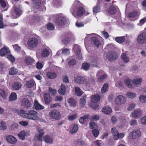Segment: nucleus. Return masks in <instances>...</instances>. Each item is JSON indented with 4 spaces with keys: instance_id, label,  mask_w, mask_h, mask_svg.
I'll return each instance as SVG.
<instances>
[{
    "instance_id": "obj_1",
    "label": "nucleus",
    "mask_w": 146,
    "mask_h": 146,
    "mask_svg": "<svg viewBox=\"0 0 146 146\" xmlns=\"http://www.w3.org/2000/svg\"><path fill=\"white\" fill-rule=\"evenodd\" d=\"M37 114V112L35 110H29L25 114V117L30 119L36 120L39 119Z\"/></svg>"
},
{
    "instance_id": "obj_2",
    "label": "nucleus",
    "mask_w": 146,
    "mask_h": 146,
    "mask_svg": "<svg viewBox=\"0 0 146 146\" xmlns=\"http://www.w3.org/2000/svg\"><path fill=\"white\" fill-rule=\"evenodd\" d=\"M137 42L139 44L146 43V33H142L139 35L137 39Z\"/></svg>"
},
{
    "instance_id": "obj_3",
    "label": "nucleus",
    "mask_w": 146,
    "mask_h": 146,
    "mask_svg": "<svg viewBox=\"0 0 146 146\" xmlns=\"http://www.w3.org/2000/svg\"><path fill=\"white\" fill-rule=\"evenodd\" d=\"M49 115L51 118L56 120L60 119L61 116L60 113L56 110H53L50 111L49 113Z\"/></svg>"
},
{
    "instance_id": "obj_4",
    "label": "nucleus",
    "mask_w": 146,
    "mask_h": 146,
    "mask_svg": "<svg viewBox=\"0 0 146 146\" xmlns=\"http://www.w3.org/2000/svg\"><path fill=\"white\" fill-rule=\"evenodd\" d=\"M38 43V39L35 38H31L28 40L27 44L31 48L35 47Z\"/></svg>"
},
{
    "instance_id": "obj_5",
    "label": "nucleus",
    "mask_w": 146,
    "mask_h": 146,
    "mask_svg": "<svg viewBox=\"0 0 146 146\" xmlns=\"http://www.w3.org/2000/svg\"><path fill=\"white\" fill-rule=\"evenodd\" d=\"M111 131L113 135V138L115 140H118L119 138H122L124 136V134L123 133H119L117 130L115 128H112Z\"/></svg>"
},
{
    "instance_id": "obj_6",
    "label": "nucleus",
    "mask_w": 146,
    "mask_h": 146,
    "mask_svg": "<svg viewBox=\"0 0 146 146\" xmlns=\"http://www.w3.org/2000/svg\"><path fill=\"white\" fill-rule=\"evenodd\" d=\"M66 22V19L64 17H57L55 20V23L59 26L63 25Z\"/></svg>"
},
{
    "instance_id": "obj_7",
    "label": "nucleus",
    "mask_w": 146,
    "mask_h": 146,
    "mask_svg": "<svg viewBox=\"0 0 146 146\" xmlns=\"http://www.w3.org/2000/svg\"><path fill=\"white\" fill-rule=\"evenodd\" d=\"M126 101L125 98L122 95L117 96L115 100V103L118 105H120L124 104Z\"/></svg>"
},
{
    "instance_id": "obj_8",
    "label": "nucleus",
    "mask_w": 146,
    "mask_h": 146,
    "mask_svg": "<svg viewBox=\"0 0 146 146\" xmlns=\"http://www.w3.org/2000/svg\"><path fill=\"white\" fill-rule=\"evenodd\" d=\"M141 135L140 131L138 130L135 129L129 133V137L131 138L135 139Z\"/></svg>"
},
{
    "instance_id": "obj_9",
    "label": "nucleus",
    "mask_w": 146,
    "mask_h": 146,
    "mask_svg": "<svg viewBox=\"0 0 146 146\" xmlns=\"http://www.w3.org/2000/svg\"><path fill=\"white\" fill-rule=\"evenodd\" d=\"M22 104L23 106L26 108H28L31 107V105L32 104V102L31 101H29L26 98H25L22 101Z\"/></svg>"
},
{
    "instance_id": "obj_10",
    "label": "nucleus",
    "mask_w": 146,
    "mask_h": 146,
    "mask_svg": "<svg viewBox=\"0 0 146 146\" xmlns=\"http://www.w3.org/2000/svg\"><path fill=\"white\" fill-rule=\"evenodd\" d=\"M141 111L139 110H135L132 113V116L134 118H137L140 117L141 115Z\"/></svg>"
},
{
    "instance_id": "obj_11",
    "label": "nucleus",
    "mask_w": 146,
    "mask_h": 146,
    "mask_svg": "<svg viewBox=\"0 0 146 146\" xmlns=\"http://www.w3.org/2000/svg\"><path fill=\"white\" fill-rule=\"evenodd\" d=\"M75 82L78 84H82L84 83L85 78L82 76H78L74 78Z\"/></svg>"
},
{
    "instance_id": "obj_12",
    "label": "nucleus",
    "mask_w": 146,
    "mask_h": 146,
    "mask_svg": "<svg viewBox=\"0 0 146 146\" xmlns=\"http://www.w3.org/2000/svg\"><path fill=\"white\" fill-rule=\"evenodd\" d=\"M10 51L8 47H4L0 49V56H3L9 53Z\"/></svg>"
},
{
    "instance_id": "obj_13",
    "label": "nucleus",
    "mask_w": 146,
    "mask_h": 146,
    "mask_svg": "<svg viewBox=\"0 0 146 146\" xmlns=\"http://www.w3.org/2000/svg\"><path fill=\"white\" fill-rule=\"evenodd\" d=\"M6 139L8 142L12 144H15L17 141L16 139L11 135L7 136Z\"/></svg>"
},
{
    "instance_id": "obj_14",
    "label": "nucleus",
    "mask_w": 146,
    "mask_h": 146,
    "mask_svg": "<svg viewBox=\"0 0 146 146\" xmlns=\"http://www.w3.org/2000/svg\"><path fill=\"white\" fill-rule=\"evenodd\" d=\"M91 40L92 44H94L96 47H98L100 45V42L96 37H92Z\"/></svg>"
},
{
    "instance_id": "obj_15",
    "label": "nucleus",
    "mask_w": 146,
    "mask_h": 146,
    "mask_svg": "<svg viewBox=\"0 0 146 146\" xmlns=\"http://www.w3.org/2000/svg\"><path fill=\"white\" fill-rule=\"evenodd\" d=\"M25 62L27 65H31L34 62V60L30 56H27L24 59Z\"/></svg>"
},
{
    "instance_id": "obj_16",
    "label": "nucleus",
    "mask_w": 146,
    "mask_h": 146,
    "mask_svg": "<svg viewBox=\"0 0 146 146\" xmlns=\"http://www.w3.org/2000/svg\"><path fill=\"white\" fill-rule=\"evenodd\" d=\"M31 0L33 7L36 9H38L40 7L41 3L40 0Z\"/></svg>"
},
{
    "instance_id": "obj_17",
    "label": "nucleus",
    "mask_w": 146,
    "mask_h": 146,
    "mask_svg": "<svg viewBox=\"0 0 146 146\" xmlns=\"http://www.w3.org/2000/svg\"><path fill=\"white\" fill-rule=\"evenodd\" d=\"M106 58L110 61L114 60L116 58L115 53L114 52H111L108 53L106 56Z\"/></svg>"
},
{
    "instance_id": "obj_18",
    "label": "nucleus",
    "mask_w": 146,
    "mask_h": 146,
    "mask_svg": "<svg viewBox=\"0 0 146 146\" xmlns=\"http://www.w3.org/2000/svg\"><path fill=\"white\" fill-rule=\"evenodd\" d=\"M34 107L36 110H42L44 108V107L39 104L37 100H35L34 101Z\"/></svg>"
},
{
    "instance_id": "obj_19",
    "label": "nucleus",
    "mask_w": 146,
    "mask_h": 146,
    "mask_svg": "<svg viewBox=\"0 0 146 146\" xmlns=\"http://www.w3.org/2000/svg\"><path fill=\"white\" fill-rule=\"evenodd\" d=\"M72 36V35L71 33H68L66 36V37L63 38L62 41V42L63 44H66L69 42V39Z\"/></svg>"
},
{
    "instance_id": "obj_20",
    "label": "nucleus",
    "mask_w": 146,
    "mask_h": 146,
    "mask_svg": "<svg viewBox=\"0 0 146 146\" xmlns=\"http://www.w3.org/2000/svg\"><path fill=\"white\" fill-rule=\"evenodd\" d=\"M66 88L65 85L64 84H62L58 90V92L60 94L64 95L66 93Z\"/></svg>"
},
{
    "instance_id": "obj_21",
    "label": "nucleus",
    "mask_w": 146,
    "mask_h": 146,
    "mask_svg": "<svg viewBox=\"0 0 146 146\" xmlns=\"http://www.w3.org/2000/svg\"><path fill=\"white\" fill-rule=\"evenodd\" d=\"M46 75L49 79H54L57 77L56 74L54 72H47Z\"/></svg>"
},
{
    "instance_id": "obj_22",
    "label": "nucleus",
    "mask_w": 146,
    "mask_h": 146,
    "mask_svg": "<svg viewBox=\"0 0 146 146\" xmlns=\"http://www.w3.org/2000/svg\"><path fill=\"white\" fill-rule=\"evenodd\" d=\"M102 111L106 114H109L112 111L111 108L108 106H105L102 109Z\"/></svg>"
},
{
    "instance_id": "obj_23",
    "label": "nucleus",
    "mask_w": 146,
    "mask_h": 146,
    "mask_svg": "<svg viewBox=\"0 0 146 146\" xmlns=\"http://www.w3.org/2000/svg\"><path fill=\"white\" fill-rule=\"evenodd\" d=\"M45 142L47 143H52L53 141L52 138L48 135H45L43 137Z\"/></svg>"
},
{
    "instance_id": "obj_24",
    "label": "nucleus",
    "mask_w": 146,
    "mask_h": 146,
    "mask_svg": "<svg viewBox=\"0 0 146 146\" xmlns=\"http://www.w3.org/2000/svg\"><path fill=\"white\" fill-rule=\"evenodd\" d=\"M21 83L18 82L14 83L12 85L13 89L15 90H19L21 88Z\"/></svg>"
},
{
    "instance_id": "obj_25",
    "label": "nucleus",
    "mask_w": 146,
    "mask_h": 146,
    "mask_svg": "<svg viewBox=\"0 0 146 146\" xmlns=\"http://www.w3.org/2000/svg\"><path fill=\"white\" fill-rule=\"evenodd\" d=\"M44 100L46 104H49L50 102V96L49 94L46 93L44 95Z\"/></svg>"
},
{
    "instance_id": "obj_26",
    "label": "nucleus",
    "mask_w": 146,
    "mask_h": 146,
    "mask_svg": "<svg viewBox=\"0 0 146 146\" xmlns=\"http://www.w3.org/2000/svg\"><path fill=\"white\" fill-rule=\"evenodd\" d=\"M74 47H76L78 48V50H77L76 52V55L77 57L79 59H82V54L80 52V49L79 48V46L78 45H76L74 46H73V48Z\"/></svg>"
},
{
    "instance_id": "obj_27",
    "label": "nucleus",
    "mask_w": 146,
    "mask_h": 146,
    "mask_svg": "<svg viewBox=\"0 0 146 146\" xmlns=\"http://www.w3.org/2000/svg\"><path fill=\"white\" fill-rule=\"evenodd\" d=\"M91 100L92 102L94 103L98 102L100 100V98L97 94L92 95L91 97Z\"/></svg>"
},
{
    "instance_id": "obj_28",
    "label": "nucleus",
    "mask_w": 146,
    "mask_h": 146,
    "mask_svg": "<svg viewBox=\"0 0 146 146\" xmlns=\"http://www.w3.org/2000/svg\"><path fill=\"white\" fill-rule=\"evenodd\" d=\"M86 96H83L80 99V105L81 107H84L86 103Z\"/></svg>"
},
{
    "instance_id": "obj_29",
    "label": "nucleus",
    "mask_w": 146,
    "mask_h": 146,
    "mask_svg": "<svg viewBox=\"0 0 146 146\" xmlns=\"http://www.w3.org/2000/svg\"><path fill=\"white\" fill-rule=\"evenodd\" d=\"M68 102L70 105L72 107H75L76 105V101L75 100L72 98H69L68 100Z\"/></svg>"
},
{
    "instance_id": "obj_30",
    "label": "nucleus",
    "mask_w": 146,
    "mask_h": 146,
    "mask_svg": "<svg viewBox=\"0 0 146 146\" xmlns=\"http://www.w3.org/2000/svg\"><path fill=\"white\" fill-rule=\"evenodd\" d=\"M35 84L34 80H31L29 81H27L26 83V85L28 88H31Z\"/></svg>"
},
{
    "instance_id": "obj_31",
    "label": "nucleus",
    "mask_w": 146,
    "mask_h": 146,
    "mask_svg": "<svg viewBox=\"0 0 146 146\" xmlns=\"http://www.w3.org/2000/svg\"><path fill=\"white\" fill-rule=\"evenodd\" d=\"M94 79L93 78H85L84 83L86 86H89L92 82H94Z\"/></svg>"
},
{
    "instance_id": "obj_32",
    "label": "nucleus",
    "mask_w": 146,
    "mask_h": 146,
    "mask_svg": "<svg viewBox=\"0 0 146 146\" xmlns=\"http://www.w3.org/2000/svg\"><path fill=\"white\" fill-rule=\"evenodd\" d=\"M82 68L85 71H87L90 69V65L89 63L87 62H84L82 66Z\"/></svg>"
},
{
    "instance_id": "obj_33",
    "label": "nucleus",
    "mask_w": 146,
    "mask_h": 146,
    "mask_svg": "<svg viewBox=\"0 0 146 146\" xmlns=\"http://www.w3.org/2000/svg\"><path fill=\"white\" fill-rule=\"evenodd\" d=\"M121 57L122 60L126 63H127L129 61V58L127 56L126 54L124 53H123L121 55Z\"/></svg>"
},
{
    "instance_id": "obj_34",
    "label": "nucleus",
    "mask_w": 146,
    "mask_h": 146,
    "mask_svg": "<svg viewBox=\"0 0 146 146\" xmlns=\"http://www.w3.org/2000/svg\"><path fill=\"white\" fill-rule=\"evenodd\" d=\"M115 40L117 42L121 44L124 41L125 38L124 36L117 37Z\"/></svg>"
},
{
    "instance_id": "obj_35",
    "label": "nucleus",
    "mask_w": 146,
    "mask_h": 146,
    "mask_svg": "<svg viewBox=\"0 0 146 146\" xmlns=\"http://www.w3.org/2000/svg\"><path fill=\"white\" fill-rule=\"evenodd\" d=\"M142 80L141 78L135 79L133 81V83L137 86H139L141 85V82L142 81Z\"/></svg>"
},
{
    "instance_id": "obj_36",
    "label": "nucleus",
    "mask_w": 146,
    "mask_h": 146,
    "mask_svg": "<svg viewBox=\"0 0 146 146\" xmlns=\"http://www.w3.org/2000/svg\"><path fill=\"white\" fill-rule=\"evenodd\" d=\"M14 11L17 15H20L22 14V11L17 7L14 6Z\"/></svg>"
},
{
    "instance_id": "obj_37",
    "label": "nucleus",
    "mask_w": 146,
    "mask_h": 146,
    "mask_svg": "<svg viewBox=\"0 0 146 146\" xmlns=\"http://www.w3.org/2000/svg\"><path fill=\"white\" fill-rule=\"evenodd\" d=\"M17 99V96L16 94L14 93H12L9 98V101H13Z\"/></svg>"
},
{
    "instance_id": "obj_38",
    "label": "nucleus",
    "mask_w": 146,
    "mask_h": 146,
    "mask_svg": "<svg viewBox=\"0 0 146 146\" xmlns=\"http://www.w3.org/2000/svg\"><path fill=\"white\" fill-rule=\"evenodd\" d=\"M18 72V70L17 69L14 67H13L11 68L10 69L9 73L11 75L16 74Z\"/></svg>"
},
{
    "instance_id": "obj_39",
    "label": "nucleus",
    "mask_w": 146,
    "mask_h": 146,
    "mask_svg": "<svg viewBox=\"0 0 146 146\" xmlns=\"http://www.w3.org/2000/svg\"><path fill=\"white\" fill-rule=\"evenodd\" d=\"M84 13V9L82 7H79L77 11V15L78 16H81Z\"/></svg>"
},
{
    "instance_id": "obj_40",
    "label": "nucleus",
    "mask_w": 146,
    "mask_h": 146,
    "mask_svg": "<svg viewBox=\"0 0 146 146\" xmlns=\"http://www.w3.org/2000/svg\"><path fill=\"white\" fill-rule=\"evenodd\" d=\"M116 12V8L113 6H111L110 7L108 11L109 14L113 15L115 14Z\"/></svg>"
},
{
    "instance_id": "obj_41",
    "label": "nucleus",
    "mask_w": 146,
    "mask_h": 146,
    "mask_svg": "<svg viewBox=\"0 0 146 146\" xmlns=\"http://www.w3.org/2000/svg\"><path fill=\"white\" fill-rule=\"evenodd\" d=\"M18 135L20 139L24 140L25 139V136L26 135L25 132L23 131H21L18 134Z\"/></svg>"
},
{
    "instance_id": "obj_42",
    "label": "nucleus",
    "mask_w": 146,
    "mask_h": 146,
    "mask_svg": "<svg viewBox=\"0 0 146 146\" xmlns=\"http://www.w3.org/2000/svg\"><path fill=\"white\" fill-rule=\"evenodd\" d=\"M132 81L129 79H127L125 81V83L126 85L129 88H132L131 83Z\"/></svg>"
},
{
    "instance_id": "obj_43",
    "label": "nucleus",
    "mask_w": 146,
    "mask_h": 146,
    "mask_svg": "<svg viewBox=\"0 0 146 146\" xmlns=\"http://www.w3.org/2000/svg\"><path fill=\"white\" fill-rule=\"evenodd\" d=\"M49 51L47 49H44L42 52V56L44 57H46L49 55Z\"/></svg>"
},
{
    "instance_id": "obj_44",
    "label": "nucleus",
    "mask_w": 146,
    "mask_h": 146,
    "mask_svg": "<svg viewBox=\"0 0 146 146\" xmlns=\"http://www.w3.org/2000/svg\"><path fill=\"white\" fill-rule=\"evenodd\" d=\"M100 8L98 3L97 5L94 7L93 8V12L94 13H96L100 11Z\"/></svg>"
},
{
    "instance_id": "obj_45",
    "label": "nucleus",
    "mask_w": 146,
    "mask_h": 146,
    "mask_svg": "<svg viewBox=\"0 0 146 146\" xmlns=\"http://www.w3.org/2000/svg\"><path fill=\"white\" fill-rule=\"evenodd\" d=\"M36 129L37 131L39 133V134L43 136L44 134V129L41 128L39 126H36Z\"/></svg>"
},
{
    "instance_id": "obj_46",
    "label": "nucleus",
    "mask_w": 146,
    "mask_h": 146,
    "mask_svg": "<svg viewBox=\"0 0 146 146\" xmlns=\"http://www.w3.org/2000/svg\"><path fill=\"white\" fill-rule=\"evenodd\" d=\"M76 93L78 96H81L82 94V92L79 87H76L75 88Z\"/></svg>"
},
{
    "instance_id": "obj_47",
    "label": "nucleus",
    "mask_w": 146,
    "mask_h": 146,
    "mask_svg": "<svg viewBox=\"0 0 146 146\" xmlns=\"http://www.w3.org/2000/svg\"><path fill=\"white\" fill-rule=\"evenodd\" d=\"M0 96L3 98L5 99L7 97V95L6 94L5 91L3 89H0Z\"/></svg>"
},
{
    "instance_id": "obj_48",
    "label": "nucleus",
    "mask_w": 146,
    "mask_h": 146,
    "mask_svg": "<svg viewBox=\"0 0 146 146\" xmlns=\"http://www.w3.org/2000/svg\"><path fill=\"white\" fill-rule=\"evenodd\" d=\"M38 17L37 15H35L33 16L31 20V23L32 24H34L36 23L38 20Z\"/></svg>"
},
{
    "instance_id": "obj_49",
    "label": "nucleus",
    "mask_w": 146,
    "mask_h": 146,
    "mask_svg": "<svg viewBox=\"0 0 146 146\" xmlns=\"http://www.w3.org/2000/svg\"><path fill=\"white\" fill-rule=\"evenodd\" d=\"M43 135H40L36 134L35 137V139L36 140H38L39 141H42Z\"/></svg>"
},
{
    "instance_id": "obj_50",
    "label": "nucleus",
    "mask_w": 146,
    "mask_h": 146,
    "mask_svg": "<svg viewBox=\"0 0 146 146\" xmlns=\"http://www.w3.org/2000/svg\"><path fill=\"white\" fill-rule=\"evenodd\" d=\"M7 126L6 123L5 122L2 121L1 123V125L0 126V129L4 130L6 129Z\"/></svg>"
},
{
    "instance_id": "obj_51",
    "label": "nucleus",
    "mask_w": 146,
    "mask_h": 146,
    "mask_svg": "<svg viewBox=\"0 0 146 146\" xmlns=\"http://www.w3.org/2000/svg\"><path fill=\"white\" fill-rule=\"evenodd\" d=\"M108 86V85L107 84H105L103 85L101 89V92L102 93H104L107 91Z\"/></svg>"
},
{
    "instance_id": "obj_52",
    "label": "nucleus",
    "mask_w": 146,
    "mask_h": 146,
    "mask_svg": "<svg viewBox=\"0 0 146 146\" xmlns=\"http://www.w3.org/2000/svg\"><path fill=\"white\" fill-rule=\"evenodd\" d=\"M137 13V12L136 11H134L128 14V17L129 18H133L134 17L136 16Z\"/></svg>"
},
{
    "instance_id": "obj_53",
    "label": "nucleus",
    "mask_w": 146,
    "mask_h": 146,
    "mask_svg": "<svg viewBox=\"0 0 146 146\" xmlns=\"http://www.w3.org/2000/svg\"><path fill=\"white\" fill-rule=\"evenodd\" d=\"M70 53V51L68 49L65 48L62 49V53L64 55H67Z\"/></svg>"
},
{
    "instance_id": "obj_54",
    "label": "nucleus",
    "mask_w": 146,
    "mask_h": 146,
    "mask_svg": "<svg viewBox=\"0 0 146 146\" xmlns=\"http://www.w3.org/2000/svg\"><path fill=\"white\" fill-rule=\"evenodd\" d=\"M97 60L96 58H95L91 62V66L92 67H95L97 66Z\"/></svg>"
},
{
    "instance_id": "obj_55",
    "label": "nucleus",
    "mask_w": 146,
    "mask_h": 146,
    "mask_svg": "<svg viewBox=\"0 0 146 146\" xmlns=\"http://www.w3.org/2000/svg\"><path fill=\"white\" fill-rule=\"evenodd\" d=\"M139 99L142 102L146 103V96L141 95L139 98Z\"/></svg>"
},
{
    "instance_id": "obj_56",
    "label": "nucleus",
    "mask_w": 146,
    "mask_h": 146,
    "mask_svg": "<svg viewBox=\"0 0 146 146\" xmlns=\"http://www.w3.org/2000/svg\"><path fill=\"white\" fill-rule=\"evenodd\" d=\"M54 27L53 25L51 23L48 24L47 29L49 30H53L54 29Z\"/></svg>"
},
{
    "instance_id": "obj_57",
    "label": "nucleus",
    "mask_w": 146,
    "mask_h": 146,
    "mask_svg": "<svg viewBox=\"0 0 146 146\" xmlns=\"http://www.w3.org/2000/svg\"><path fill=\"white\" fill-rule=\"evenodd\" d=\"M78 129V125L76 124H74V125L72 130L71 131L72 133H76Z\"/></svg>"
},
{
    "instance_id": "obj_58",
    "label": "nucleus",
    "mask_w": 146,
    "mask_h": 146,
    "mask_svg": "<svg viewBox=\"0 0 146 146\" xmlns=\"http://www.w3.org/2000/svg\"><path fill=\"white\" fill-rule=\"evenodd\" d=\"M76 61L75 59H74L70 60L68 62V64L70 66H73L74 65L76 64Z\"/></svg>"
},
{
    "instance_id": "obj_59",
    "label": "nucleus",
    "mask_w": 146,
    "mask_h": 146,
    "mask_svg": "<svg viewBox=\"0 0 146 146\" xmlns=\"http://www.w3.org/2000/svg\"><path fill=\"white\" fill-rule=\"evenodd\" d=\"M77 117V114H75L70 116L68 117V119L72 121L76 119Z\"/></svg>"
},
{
    "instance_id": "obj_60",
    "label": "nucleus",
    "mask_w": 146,
    "mask_h": 146,
    "mask_svg": "<svg viewBox=\"0 0 146 146\" xmlns=\"http://www.w3.org/2000/svg\"><path fill=\"white\" fill-rule=\"evenodd\" d=\"M127 95L128 97L131 98H133L135 96L136 94L135 93L128 92L127 93Z\"/></svg>"
},
{
    "instance_id": "obj_61",
    "label": "nucleus",
    "mask_w": 146,
    "mask_h": 146,
    "mask_svg": "<svg viewBox=\"0 0 146 146\" xmlns=\"http://www.w3.org/2000/svg\"><path fill=\"white\" fill-rule=\"evenodd\" d=\"M89 125H90V127L91 129L96 128L97 127V126L96 123L94 122H90Z\"/></svg>"
},
{
    "instance_id": "obj_62",
    "label": "nucleus",
    "mask_w": 146,
    "mask_h": 146,
    "mask_svg": "<svg viewBox=\"0 0 146 146\" xmlns=\"http://www.w3.org/2000/svg\"><path fill=\"white\" fill-rule=\"evenodd\" d=\"M7 58L12 62H14L15 61V57L12 55H8Z\"/></svg>"
},
{
    "instance_id": "obj_63",
    "label": "nucleus",
    "mask_w": 146,
    "mask_h": 146,
    "mask_svg": "<svg viewBox=\"0 0 146 146\" xmlns=\"http://www.w3.org/2000/svg\"><path fill=\"white\" fill-rule=\"evenodd\" d=\"M92 133L94 136L96 137L99 134V131L96 129H94L92 130Z\"/></svg>"
},
{
    "instance_id": "obj_64",
    "label": "nucleus",
    "mask_w": 146,
    "mask_h": 146,
    "mask_svg": "<svg viewBox=\"0 0 146 146\" xmlns=\"http://www.w3.org/2000/svg\"><path fill=\"white\" fill-rule=\"evenodd\" d=\"M49 91L50 93L53 95L56 94V90L52 89L51 88H49Z\"/></svg>"
}]
</instances>
